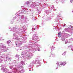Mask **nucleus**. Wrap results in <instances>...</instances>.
<instances>
[{
    "instance_id": "obj_4",
    "label": "nucleus",
    "mask_w": 73,
    "mask_h": 73,
    "mask_svg": "<svg viewBox=\"0 0 73 73\" xmlns=\"http://www.w3.org/2000/svg\"><path fill=\"white\" fill-rule=\"evenodd\" d=\"M63 63H66V62H63Z\"/></svg>"
},
{
    "instance_id": "obj_3",
    "label": "nucleus",
    "mask_w": 73,
    "mask_h": 73,
    "mask_svg": "<svg viewBox=\"0 0 73 73\" xmlns=\"http://www.w3.org/2000/svg\"><path fill=\"white\" fill-rule=\"evenodd\" d=\"M60 33H58V35H60Z\"/></svg>"
},
{
    "instance_id": "obj_2",
    "label": "nucleus",
    "mask_w": 73,
    "mask_h": 73,
    "mask_svg": "<svg viewBox=\"0 0 73 73\" xmlns=\"http://www.w3.org/2000/svg\"><path fill=\"white\" fill-rule=\"evenodd\" d=\"M58 37H59V38H60V37H61V35H59Z\"/></svg>"
},
{
    "instance_id": "obj_6",
    "label": "nucleus",
    "mask_w": 73,
    "mask_h": 73,
    "mask_svg": "<svg viewBox=\"0 0 73 73\" xmlns=\"http://www.w3.org/2000/svg\"><path fill=\"white\" fill-rule=\"evenodd\" d=\"M16 45H17V44H16Z\"/></svg>"
},
{
    "instance_id": "obj_5",
    "label": "nucleus",
    "mask_w": 73,
    "mask_h": 73,
    "mask_svg": "<svg viewBox=\"0 0 73 73\" xmlns=\"http://www.w3.org/2000/svg\"><path fill=\"white\" fill-rule=\"evenodd\" d=\"M63 54H64V53Z\"/></svg>"
},
{
    "instance_id": "obj_1",
    "label": "nucleus",
    "mask_w": 73,
    "mask_h": 73,
    "mask_svg": "<svg viewBox=\"0 0 73 73\" xmlns=\"http://www.w3.org/2000/svg\"><path fill=\"white\" fill-rule=\"evenodd\" d=\"M56 64L60 66V65H62V63L61 62H57Z\"/></svg>"
}]
</instances>
